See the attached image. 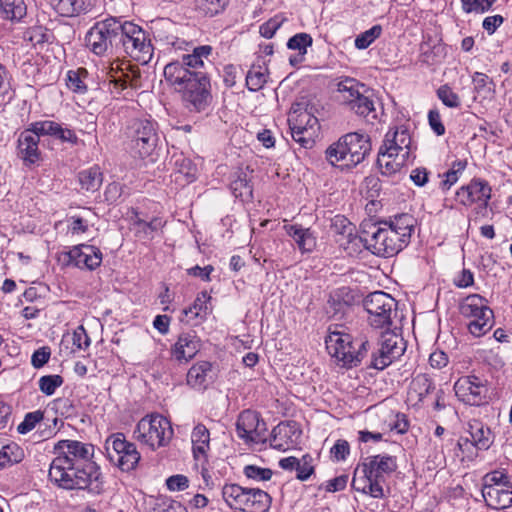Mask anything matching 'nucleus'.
Listing matches in <instances>:
<instances>
[{"instance_id": "obj_1", "label": "nucleus", "mask_w": 512, "mask_h": 512, "mask_svg": "<svg viewBox=\"0 0 512 512\" xmlns=\"http://www.w3.org/2000/svg\"><path fill=\"white\" fill-rule=\"evenodd\" d=\"M94 445L77 440H60L54 445L55 457L50 463L51 483L64 490H83L91 495L104 492V477L93 460Z\"/></svg>"}, {"instance_id": "obj_2", "label": "nucleus", "mask_w": 512, "mask_h": 512, "mask_svg": "<svg viewBox=\"0 0 512 512\" xmlns=\"http://www.w3.org/2000/svg\"><path fill=\"white\" fill-rule=\"evenodd\" d=\"M212 50L210 45L195 47L191 54L164 67L165 80L181 95L190 112H204L211 105V83L206 66H211Z\"/></svg>"}, {"instance_id": "obj_3", "label": "nucleus", "mask_w": 512, "mask_h": 512, "mask_svg": "<svg viewBox=\"0 0 512 512\" xmlns=\"http://www.w3.org/2000/svg\"><path fill=\"white\" fill-rule=\"evenodd\" d=\"M371 151L368 135L350 132L328 146L325 151L326 160L332 165L344 169H352L360 164Z\"/></svg>"}, {"instance_id": "obj_4", "label": "nucleus", "mask_w": 512, "mask_h": 512, "mask_svg": "<svg viewBox=\"0 0 512 512\" xmlns=\"http://www.w3.org/2000/svg\"><path fill=\"white\" fill-rule=\"evenodd\" d=\"M325 344L329 354L347 368L359 365L370 346L364 336L353 337L344 330H332L331 328H329Z\"/></svg>"}, {"instance_id": "obj_5", "label": "nucleus", "mask_w": 512, "mask_h": 512, "mask_svg": "<svg viewBox=\"0 0 512 512\" xmlns=\"http://www.w3.org/2000/svg\"><path fill=\"white\" fill-rule=\"evenodd\" d=\"M361 227L359 241L376 256L393 257L407 246L397 235V232L386 227L381 222L364 223Z\"/></svg>"}, {"instance_id": "obj_6", "label": "nucleus", "mask_w": 512, "mask_h": 512, "mask_svg": "<svg viewBox=\"0 0 512 512\" xmlns=\"http://www.w3.org/2000/svg\"><path fill=\"white\" fill-rule=\"evenodd\" d=\"M222 497L226 504L240 512H269L272 497L259 488H246L238 484H225Z\"/></svg>"}, {"instance_id": "obj_7", "label": "nucleus", "mask_w": 512, "mask_h": 512, "mask_svg": "<svg viewBox=\"0 0 512 512\" xmlns=\"http://www.w3.org/2000/svg\"><path fill=\"white\" fill-rule=\"evenodd\" d=\"M117 54L124 52L137 61L146 64L153 56V45L147 31L131 21L121 18Z\"/></svg>"}, {"instance_id": "obj_8", "label": "nucleus", "mask_w": 512, "mask_h": 512, "mask_svg": "<svg viewBox=\"0 0 512 512\" xmlns=\"http://www.w3.org/2000/svg\"><path fill=\"white\" fill-rule=\"evenodd\" d=\"M121 17L97 21L86 33V47L97 56L117 54Z\"/></svg>"}, {"instance_id": "obj_9", "label": "nucleus", "mask_w": 512, "mask_h": 512, "mask_svg": "<svg viewBox=\"0 0 512 512\" xmlns=\"http://www.w3.org/2000/svg\"><path fill=\"white\" fill-rule=\"evenodd\" d=\"M488 301L479 294H471L465 297L460 305V314L465 318H471L467 328L469 332L480 337L486 334L494 324V313L488 307Z\"/></svg>"}, {"instance_id": "obj_10", "label": "nucleus", "mask_w": 512, "mask_h": 512, "mask_svg": "<svg viewBox=\"0 0 512 512\" xmlns=\"http://www.w3.org/2000/svg\"><path fill=\"white\" fill-rule=\"evenodd\" d=\"M134 434L138 441L156 449L165 446L171 440L173 429L166 417L154 413L139 420Z\"/></svg>"}, {"instance_id": "obj_11", "label": "nucleus", "mask_w": 512, "mask_h": 512, "mask_svg": "<svg viewBox=\"0 0 512 512\" xmlns=\"http://www.w3.org/2000/svg\"><path fill=\"white\" fill-rule=\"evenodd\" d=\"M288 125L294 141L304 148H311L318 129V119L308 110L305 102L292 104L288 114Z\"/></svg>"}, {"instance_id": "obj_12", "label": "nucleus", "mask_w": 512, "mask_h": 512, "mask_svg": "<svg viewBox=\"0 0 512 512\" xmlns=\"http://www.w3.org/2000/svg\"><path fill=\"white\" fill-rule=\"evenodd\" d=\"M127 134L131 150L141 158L150 156L158 146V125L150 119H135Z\"/></svg>"}, {"instance_id": "obj_13", "label": "nucleus", "mask_w": 512, "mask_h": 512, "mask_svg": "<svg viewBox=\"0 0 512 512\" xmlns=\"http://www.w3.org/2000/svg\"><path fill=\"white\" fill-rule=\"evenodd\" d=\"M104 448L108 460L124 472L134 470L140 460L135 444L128 442L122 433L109 436Z\"/></svg>"}, {"instance_id": "obj_14", "label": "nucleus", "mask_w": 512, "mask_h": 512, "mask_svg": "<svg viewBox=\"0 0 512 512\" xmlns=\"http://www.w3.org/2000/svg\"><path fill=\"white\" fill-rule=\"evenodd\" d=\"M363 305L372 327L384 329L391 326V314L396 307L393 297L383 291H375L365 297Z\"/></svg>"}, {"instance_id": "obj_15", "label": "nucleus", "mask_w": 512, "mask_h": 512, "mask_svg": "<svg viewBox=\"0 0 512 512\" xmlns=\"http://www.w3.org/2000/svg\"><path fill=\"white\" fill-rule=\"evenodd\" d=\"M379 337V348L372 352L369 367L383 370L404 352L403 338L389 328H384Z\"/></svg>"}, {"instance_id": "obj_16", "label": "nucleus", "mask_w": 512, "mask_h": 512, "mask_svg": "<svg viewBox=\"0 0 512 512\" xmlns=\"http://www.w3.org/2000/svg\"><path fill=\"white\" fill-rule=\"evenodd\" d=\"M397 459L388 454L368 456L360 463L361 473L368 474L374 480V489H384L387 477L397 470Z\"/></svg>"}, {"instance_id": "obj_17", "label": "nucleus", "mask_w": 512, "mask_h": 512, "mask_svg": "<svg viewBox=\"0 0 512 512\" xmlns=\"http://www.w3.org/2000/svg\"><path fill=\"white\" fill-rule=\"evenodd\" d=\"M454 391L463 403L479 406L486 401L488 381L476 375L462 376L455 382Z\"/></svg>"}, {"instance_id": "obj_18", "label": "nucleus", "mask_w": 512, "mask_h": 512, "mask_svg": "<svg viewBox=\"0 0 512 512\" xmlns=\"http://www.w3.org/2000/svg\"><path fill=\"white\" fill-rule=\"evenodd\" d=\"M236 431L245 443H260L265 441L267 426L260 414L252 410L242 411L236 421Z\"/></svg>"}, {"instance_id": "obj_19", "label": "nucleus", "mask_w": 512, "mask_h": 512, "mask_svg": "<svg viewBox=\"0 0 512 512\" xmlns=\"http://www.w3.org/2000/svg\"><path fill=\"white\" fill-rule=\"evenodd\" d=\"M492 189L486 180L474 178L468 185L460 187L456 192L457 200L464 206L479 203V211L486 210L491 199Z\"/></svg>"}, {"instance_id": "obj_20", "label": "nucleus", "mask_w": 512, "mask_h": 512, "mask_svg": "<svg viewBox=\"0 0 512 512\" xmlns=\"http://www.w3.org/2000/svg\"><path fill=\"white\" fill-rule=\"evenodd\" d=\"M411 136L408 129L401 125L390 128L386 133L382 146L379 151L389 153L393 156L405 155L406 158L411 154Z\"/></svg>"}, {"instance_id": "obj_21", "label": "nucleus", "mask_w": 512, "mask_h": 512, "mask_svg": "<svg viewBox=\"0 0 512 512\" xmlns=\"http://www.w3.org/2000/svg\"><path fill=\"white\" fill-rule=\"evenodd\" d=\"M69 263L80 269L94 270L102 263V252L93 245L80 244L74 246L68 253Z\"/></svg>"}, {"instance_id": "obj_22", "label": "nucleus", "mask_w": 512, "mask_h": 512, "mask_svg": "<svg viewBox=\"0 0 512 512\" xmlns=\"http://www.w3.org/2000/svg\"><path fill=\"white\" fill-rule=\"evenodd\" d=\"M468 432L471 439L460 438L456 446L463 450L469 442L478 450H488L494 442V434L491 429L479 420H472L468 423Z\"/></svg>"}, {"instance_id": "obj_23", "label": "nucleus", "mask_w": 512, "mask_h": 512, "mask_svg": "<svg viewBox=\"0 0 512 512\" xmlns=\"http://www.w3.org/2000/svg\"><path fill=\"white\" fill-rule=\"evenodd\" d=\"M39 138L28 127L22 131L17 140V156L26 166H31L41 158Z\"/></svg>"}, {"instance_id": "obj_24", "label": "nucleus", "mask_w": 512, "mask_h": 512, "mask_svg": "<svg viewBox=\"0 0 512 512\" xmlns=\"http://www.w3.org/2000/svg\"><path fill=\"white\" fill-rule=\"evenodd\" d=\"M482 496L490 508L507 509L512 506V485L482 487Z\"/></svg>"}, {"instance_id": "obj_25", "label": "nucleus", "mask_w": 512, "mask_h": 512, "mask_svg": "<svg viewBox=\"0 0 512 512\" xmlns=\"http://www.w3.org/2000/svg\"><path fill=\"white\" fill-rule=\"evenodd\" d=\"M355 230V226L342 215H336L331 220L330 232L339 246L345 250L348 249L349 244L359 240Z\"/></svg>"}, {"instance_id": "obj_26", "label": "nucleus", "mask_w": 512, "mask_h": 512, "mask_svg": "<svg viewBox=\"0 0 512 512\" xmlns=\"http://www.w3.org/2000/svg\"><path fill=\"white\" fill-rule=\"evenodd\" d=\"M199 340L194 332L182 333L172 349L173 356L178 361H188L199 351Z\"/></svg>"}, {"instance_id": "obj_27", "label": "nucleus", "mask_w": 512, "mask_h": 512, "mask_svg": "<svg viewBox=\"0 0 512 512\" xmlns=\"http://www.w3.org/2000/svg\"><path fill=\"white\" fill-rule=\"evenodd\" d=\"M301 436V430L295 421H286L279 423L272 430L273 441L276 448H283L295 444Z\"/></svg>"}, {"instance_id": "obj_28", "label": "nucleus", "mask_w": 512, "mask_h": 512, "mask_svg": "<svg viewBox=\"0 0 512 512\" xmlns=\"http://www.w3.org/2000/svg\"><path fill=\"white\" fill-rule=\"evenodd\" d=\"M192 451L196 461L203 465L207 462V452L210 449V432L207 427L198 423L191 434Z\"/></svg>"}, {"instance_id": "obj_29", "label": "nucleus", "mask_w": 512, "mask_h": 512, "mask_svg": "<svg viewBox=\"0 0 512 512\" xmlns=\"http://www.w3.org/2000/svg\"><path fill=\"white\" fill-rule=\"evenodd\" d=\"M381 223L397 232L401 240L408 245L415 226V219L411 214L402 213L395 215L393 218H390L389 221Z\"/></svg>"}, {"instance_id": "obj_30", "label": "nucleus", "mask_w": 512, "mask_h": 512, "mask_svg": "<svg viewBox=\"0 0 512 512\" xmlns=\"http://www.w3.org/2000/svg\"><path fill=\"white\" fill-rule=\"evenodd\" d=\"M285 229L287 234L294 239L301 252H311L316 247V237L309 228H303L295 224L285 226Z\"/></svg>"}, {"instance_id": "obj_31", "label": "nucleus", "mask_w": 512, "mask_h": 512, "mask_svg": "<svg viewBox=\"0 0 512 512\" xmlns=\"http://www.w3.org/2000/svg\"><path fill=\"white\" fill-rule=\"evenodd\" d=\"M352 487L354 490L376 499H383L386 496L384 489H374V480L368 474L361 473L360 464L355 469Z\"/></svg>"}, {"instance_id": "obj_32", "label": "nucleus", "mask_w": 512, "mask_h": 512, "mask_svg": "<svg viewBox=\"0 0 512 512\" xmlns=\"http://www.w3.org/2000/svg\"><path fill=\"white\" fill-rule=\"evenodd\" d=\"M230 190L236 198L249 200L253 197V188L246 172L239 169L232 175Z\"/></svg>"}, {"instance_id": "obj_33", "label": "nucleus", "mask_w": 512, "mask_h": 512, "mask_svg": "<svg viewBox=\"0 0 512 512\" xmlns=\"http://www.w3.org/2000/svg\"><path fill=\"white\" fill-rule=\"evenodd\" d=\"M336 87V90L341 94L342 101L345 105H348L355 98L359 97L361 91L366 88L364 84L351 77H342L336 84Z\"/></svg>"}, {"instance_id": "obj_34", "label": "nucleus", "mask_w": 512, "mask_h": 512, "mask_svg": "<svg viewBox=\"0 0 512 512\" xmlns=\"http://www.w3.org/2000/svg\"><path fill=\"white\" fill-rule=\"evenodd\" d=\"M212 370L210 362L202 361L194 364L187 373V383L196 389H205L207 377Z\"/></svg>"}, {"instance_id": "obj_35", "label": "nucleus", "mask_w": 512, "mask_h": 512, "mask_svg": "<svg viewBox=\"0 0 512 512\" xmlns=\"http://www.w3.org/2000/svg\"><path fill=\"white\" fill-rule=\"evenodd\" d=\"M408 159L409 158H406L403 154L400 156H393L389 153L379 151L377 165L381 169V173L383 175L389 176L399 172Z\"/></svg>"}, {"instance_id": "obj_36", "label": "nucleus", "mask_w": 512, "mask_h": 512, "mask_svg": "<svg viewBox=\"0 0 512 512\" xmlns=\"http://www.w3.org/2000/svg\"><path fill=\"white\" fill-rule=\"evenodd\" d=\"M354 301V296L349 287H340L331 292L328 305L334 313H344Z\"/></svg>"}, {"instance_id": "obj_37", "label": "nucleus", "mask_w": 512, "mask_h": 512, "mask_svg": "<svg viewBox=\"0 0 512 512\" xmlns=\"http://www.w3.org/2000/svg\"><path fill=\"white\" fill-rule=\"evenodd\" d=\"M79 184L86 192H96L102 185L103 176L98 166L90 167L78 174Z\"/></svg>"}, {"instance_id": "obj_38", "label": "nucleus", "mask_w": 512, "mask_h": 512, "mask_svg": "<svg viewBox=\"0 0 512 512\" xmlns=\"http://www.w3.org/2000/svg\"><path fill=\"white\" fill-rule=\"evenodd\" d=\"M24 0H0V13L9 20H20L26 15Z\"/></svg>"}, {"instance_id": "obj_39", "label": "nucleus", "mask_w": 512, "mask_h": 512, "mask_svg": "<svg viewBox=\"0 0 512 512\" xmlns=\"http://www.w3.org/2000/svg\"><path fill=\"white\" fill-rule=\"evenodd\" d=\"M135 214L136 218L133 224L136 227V236L141 239H152L154 237V232L158 231L163 226V223L159 218H153L151 221L147 222L139 218L137 212Z\"/></svg>"}, {"instance_id": "obj_40", "label": "nucleus", "mask_w": 512, "mask_h": 512, "mask_svg": "<svg viewBox=\"0 0 512 512\" xmlns=\"http://www.w3.org/2000/svg\"><path fill=\"white\" fill-rule=\"evenodd\" d=\"M368 89L362 90L359 97L355 98L347 106L354 111L357 115L368 117L371 113L375 112L374 101L366 93Z\"/></svg>"}, {"instance_id": "obj_41", "label": "nucleus", "mask_w": 512, "mask_h": 512, "mask_svg": "<svg viewBox=\"0 0 512 512\" xmlns=\"http://www.w3.org/2000/svg\"><path fill=\"white\" fill-rule=\"evenodd\" d=\"M23 457V450L15 443L0 447V470L21 462Z\"/></svg>"}, {"instance_id": "obj_42", "label": "nucleus", "mask_w": 512, "mask_h": 512, "mask_svg": "<svg viewBox=\"0 0 512 512\" xmlns=\"http://www.w3.org/2000/svg\"><path fill=\"white\" fill-rule=\"evenodd\" d=\"M434 389L435 386L427 374H418L415 376L409 387L410 393L415 394L419 400H422Z\"/></svg>"}, {"instance_id": "obj_43", "label": "nucleus", "mask_w": 512, "mask_h": 512, "mask_svg": "<svg viewBox=\"0 0 512 512\" xmlns=\"http://www.w3.org/2000/svg\"><path fill=\"white\" fill-rule=\"evenodd\" d=\"M88 77V72L85 68L77 70H70L67 73V87L79 94H84L87 91V85L84 80Z\"/></svg>"}, {"instance_id": "obj_44", "label": "nucleus", "mask_w": 512, "mask_h": 512, "mask_svg": "<svg viewBox=\"0 0 512 512\" xmlns=\"http://www.w3.org/2000/svg\"><path fill=\"white\" fill-rule=\"evenodd\" d=\"M466 166L467 162L465 160L454 161L452 167L443 174L444 179L440 183V188L443 191H448L459 180V176Z\"/></svg>"}, {"instance_id": "obj_45", "label": "nucleus", "mask_w": 512, "mask_h": 512, "mask_svg": "<svg viewBox=\"0 0 512 512\" xmlns=\"http://www.w3.org/2000/svg\"><path fill=\"white\" fill-rule=\"evenodd\" d=\"M229 4V0H196L197 9L208 17L222 13Z\"/></svg>"}, {"instance_id": "obj_46", "label": "nucleus", "mask_w": 512, "mask_h": 512, "mask_svg": "<svg viewBox=\"0 0 512 512\" xmlns=\"http://www.w3.org/2000/svg\"><path fill=\"white\" fill-rule=\"evenodd\" d=\"M52 34L43 26H33L28 28L24 33V39L29 41L34 47L43 46L50 42Z\"/></svg>"}, {"instance_id": "obj_47", "label": "nucleus", "mask_w": 512, "mask_h": 512, "mask_svg": "<svg viewBox=\"0 0 512 512\" xmlns=\"http://www.w3.org/2000/svg\"><path fill=\"white\" fill-rule=\"evenodd\" d=\"M12 76L8 69L0 63V103H7L13 97Z\"/></svg>"}, {"instance_id": "obj_48", "label": "nucleus", "mask_w": 512, "mask_h": 512, "mask_svg": "<svg viewBox=\"0 0 512 512\" xmlns=\"http://www.w3.org/2000/svg\"><path fill=\"white\" fill-rule=\"evenodd\" d=\"M63 383V377L58 374L44 375L38 381L40 391L46 396L53 395L56 389L62 386Z\"/></svg>"}, {"instance_id": "obj_49", "label": "nucleus", "mask_w": 512, "mask_h": 512, "mask_svg": "<svg viewBox=\"0 0 512 512\" xmlns=\"http://www.w3.org/2000/svg\"><path fill=\"white\" fill-rule=\"evenodd\" d=\"M60 124L54 121L45 120L31 123L29 128L31 131L40 138V136L49 135L56 138L59 132Z\"/></svg>"}, {"instance_id": "obj_50", "label": "nucleus", "mask_w": 512, "mask_h": 512, "mask_svg": "<svg viewBox=\"0 0 512 512\" xmlns=\"http://www.w3.org/2000/svg\"><path fill=\"white\" fill-rule=\"evenodd\" d=\"M437 97L449 108H459L461 105L460 97L448 84L441 85L436 91Z\"/></svg>"}, {"instance_id": "obj_51", "label": "nucleus", "mask_w": 512, "mask_h": 512, "mask_svg": "<svg viewBox=\"0 0 512 512\" xmlns=\"http://www.w3.org/2000/svg\"><path fill=\"white\" fill-rule=\"evenodd\" d=\"M313 43V39L308 33H297L292 36L288 42L287 47L291 50H297L300 54L305 55L307 53V48L310 47Z\"/></svg>"}, {"instance_id": "obj_52", "label": "nucleus", "mask_w": 512, "mask_h": 512, "mask_svg": "<svg viewBox=\"0 0 512 512\" xmlns=\"http://www.w3.org/2000/svg\"><path fill=\"white\" fill-rule=\"evenodd\" d=\"M56 9L63 16H75L84 11L83 0H58Z\"/></svg>"}, {"instance_id": "obj_53", "label": "nucleus", "mask_w": 512, "mask_h": 512, "mask_svg": "<svg viewBox=\"0 0 512 512\" xmlns=\"http://www.w3.org/2000/svg\"><path fill=\"white\" fill-rule=\"evenodd\" d=\"M381 32L382 27L380 25H374L356 37L355 47L358 49L368 48L381 35Z\"/></svg>"}, {"instance_id": "obj_54", "label": "nucleus", "mask_w": 512, "mask_h": 512, "mask_svg": "<svg viewBox=\"0 0 512 512\" xmlns=\"http://www.w3.org/2000/svg\"><path fill=\"white\" fill-rule=\"evenodd\" d=\"M211 297L208 295L206 291L200 292L196 299L194 300L193 304L183 310V313L186 316H190L193 318H196L200 316L201 312L206 313L207 311V301L210 300Z\"/></svg>"}, {"instance_id": "obj_55", "label": "nucleus", "mask_w": 512, "mask_h": 512, "mask_svg": "<svg viewBox=\"0 0 512 512\" xmlns=\"http://www.w3.org/2000/svg\"><path fill=\"white\" fill-rule=\"evenodd\" d=\"M246 478L256 482L269 481L272 478L273 471L270 468H262L256 465H246L243 469Z\"/></svg>"}, {"instance_id": "obj_56", "label": "nucleus", "mask_w": 512, "mask_h": 512, "mask_svg": "<svg viewBox=\"0 0 512 512\" xmlns=\"http://www.w3.org/2000/svg\"><path fill=\"white\" fill-rule=\"evenodd\" d=\"M285 20L281 14L275 15L260 26V35L266 39L272 38Z\"/></svg>"}, {"instance_id": "obj_57", "label": "nucleus", "mask_w": 512, "mask_h": 512, "mask_svg": "<svg viewBox=\"0 0 512 512\" xmlns=\"http://www.w3.org/2000/svg\"><path fill=\"white\" fill-rule=\"evenodd\" d=\"M44 418V412L37 410L29 412L25 415L24 420L18 425L17 431L20 434H26L33 430L40 421Z\"/></svg>"}, {"instance_id": "obj_58", "label": "nucleus", "mask_w": 512, "mask_h": 512, "mask_svg": "<svg viewBox=\"0 0 512 512\" xmlns=\"http://www.w3.org/2000/svg\"><path fill=\"white\" fill-rule=\"evenodd\" d=\"M298 462L296 478L300 481H306L314 473L313 458L311 455L305 454L301 459H298Z\"/></svg>"}, {"instance_id": "obj_59", "label": "nucleus", "mask_w": 512, "mask_h": 512, "mask_svg": "<svg viewBox=\"0 0 512 512\" xmlns=\"http://www.w3.org/2000/svg\"><path fill=\"white\" fill-rule=\"evenodd\" d=\"M266 83V75L260 70H249L246 76V86L250 91L260 90Z\"/></svg>"}, {"instance_id": "obj_60", "label": "nucleus", "mask_w": 512, "mask_h": 512, "mask_svg": "<svg viewBox=\"0 0 512 512\" xmlns=\"http://www.w3.org/2000/svg\"><path fill=\"white\" fill-rule=\"evenodd\" d=\"M496 0H462V8L466 13L472 11L485 12L491 8Z\"/></svg>"}, {"instance_id": "obj_61", "label": "nucleus", "mask_w": 512, "mask_h": 512, "mask_svg": "<svg viewBox=\"0 0 512 512\" xmlns=\"http://www.w3.org/2000/svg\"><path fill=\"white\" fill-rule=\"evenodd\" d=\"M350 453V445L348 441L339 439L335 442L333 447L330 449L331 457L335 461H345Z\"/></svg>"}, {"instance_id": "obj_62", "label": "nucleus", "mask_w": 512, "mask_h": 512, "mask_svg": "<svg viewBox=\"0 0 512 512\" xmlns=\"http://www.w3.org/2000/svg\"><path fill=\"white\" fill-rule=\"evenodd\" d=\"M483 487L511 485L507 476L500 471H492L483 477Z\"/></svg>"}, {"instance_id": "obj_63", "label": "nucleus", "mask_w": 512, "mask_h": 512, "mask_svg": "<svg viewBox=\"0 0 512 512\" xmlns=\"http://www.w3.org/2000/svg\"><path fill=\"white\" fill-rule=\"evenodd\" d=\"M51 350L49 347H41L34 351L31 357V364L34 368L39 369L43 367L50 359Z\"/></svg>"}, {"instance_id": "obj_64", "label": "nucleus", "mask_w": 512, "mask_h": 512, "mask_svg": "<svg viewBox=\"0 0 512 512\" xmlns=\"http://www.w3.org/2000/svg\"><path fill=\"white\" fill-rule=\"evenodd\" d=\"M428 122L437 136H442L445 133V126L442 123L441 115L437 109H431L428 112Z\"/></svg>"}]
</instances>
